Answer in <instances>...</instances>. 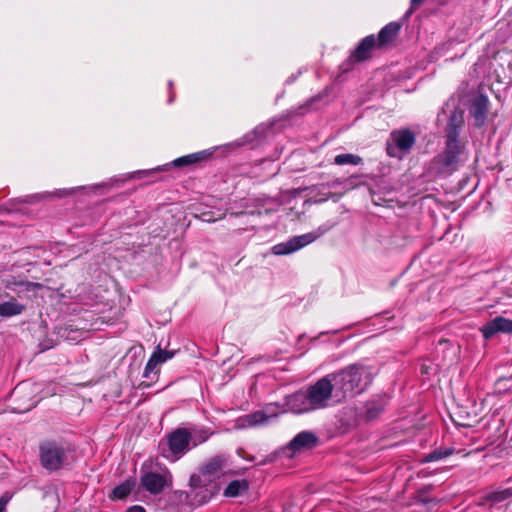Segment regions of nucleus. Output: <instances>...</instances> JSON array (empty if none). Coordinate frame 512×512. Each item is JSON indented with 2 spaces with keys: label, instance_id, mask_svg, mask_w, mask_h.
Returning a JSON list of instances; mask_svg holds the SVG:
<instances>
[{
  "label": "nucleus",
  "instance_id": "15",
  "mask_svg": "<svg viewBox=\"0 0 512 512\" xmlns=\"http://www.w3.org/2000/svg\"><path fill=\"white\" fill-rule=\"evenodd\" d=\"M186 431L188 432L192 449L205 443L214 434L211 428L203 425L186 426Z\"/></svg>",
  "mask_w": 512,
  "mask_h": 512
},
{
  "label": "nucleus",
  "instance_id": "5",
  "mask_svg": "<svg viewBox=\"0 0 512 512\" xmlns=\"http://www.w3.org/2000/svg\"><path fill=\"white\" fill-rule=\"evenodd\" d=\"M161 446L163 456L173 461L179 460L192 450L186 426H179L168 433Z\"/></svg>",
  "mask_w": 512,
  "mask_h": 512
},
{
  "label": "nucleus",
  "instance_id": "16",
  "mask_svg": "<svg viewBox=\"0 0 512 512\" xmlns=\"http://www.w3.org/2000/svg\"><path fill=\"white\" fill-rule=\"evenodd\" d=\"M250 488V481L245 478L232 479L223 490L226 498H236L245 495Z\"/></svg>",
  "mask_w": 512,
  "mask_h": 512
},
{
  "label": "nucleus",
  "instance_id": "25",
  "mask_svg": "<svg viewBox=\"0 0 512 512\" xmlns=\"http://www.w3.org/2000/svg\"><path fill=\"white\" fill-rule=\"evenodd\" d=\"M205 156H206L205 152L193 153V154H189V155L182 156V157L175 159L172 162V164L176 167L188 166L190 164L200 162L201 160H203L205 158Z\"/></svg>",
  "mask_w": 512,
  "mask_h": 512
},
{
  "label": "nucleus",
  "instance_id": "29",
  "mask_svg": "<svg viewBox=\"0 0 512 512\" xmlns=\"http://www.w3.org/2000/svg\"><path fill=\"white\" fill-rule=\"evenodd\" d=\"M153 355H158L157 362L159 364L165 363L166 361L172 359L175 355V351H168V350H162L158 348L155 352H153Z\"/></svg>",
  "mask_w": 512,
  "mask_h": 512
},
{
  "label": "nucleus",
  "instance_id": "4",
  "mask_svg": "<svg viewBox=\"0 0 512 512\" xmlns=\"http://www.w3.org/2000/svg\"><path fill=\"white\" fill-rule=\"evenodd\" d=\"M68 444L55 440H45L39 445V459L42 467L48 471H57L69 463Z\"/></svg>",
  "mask_w": 512,
  "mask_h": 512
},
{
  "label": "nucleus",
  "instance_id": "14",
  "mask_svg": "<svg viewBox=\"0 0 512 512\" xmlns=\"http://www.w3.org/2000/svg\"><path fill=\"white\" fill-rule=\"evenodd\" d=\"M287 403L292 412L296 414H303L315 410L313 404L310 403L309 395L306 390H300L292 394L288 398Z\"/></svg>",
  "mask_w": 512,
  "mask_h": 512
},
{
  "label": "nucleus",
  "instance_id": "37",
  "mask_svg": "<svg viewBox=\"0 0 512 512\" xmlns=\"http://www.w3.org/2000/svg\"><path fill=\"white\" fill-rule=\"evenodd\" d=\"M267 461H268L267 459H266V460H263V461H261L259 464H260V465H264V464H266V463H267Z\"/></svg>",
  "mask_w": 512,
  "mask_h": 512
},
{
  "label": "nucleus",
  "instance_id": "9",
  "mask_svg": "<svg viewBox=\"0 0 512 512\" xmlns=\"http://www.w3.org/2000/svg\"><path fill=\"white\" fill-rule=\"evenodd\" d=\"M140 484L150 494L158 495L172 485V476L168 471L164 474L149 471L142 474Z\"/></svg>",
  "mask_w": 512,
  "mask_h": 512
},
{
  "label": "nucleus",
  "instance_id": "27",
  "mask_svg": "<svg viewBox=\"0 0 512 512\" xmlns=\"http://www.w3.org/2000/svg\"><path fill=\"white\" fill-rule=\"evenodd\" d=\"M247 421H248L249 425H253V426L261 425L268 421V416L261 411H257L255 413L247 415Z\"/></svg>",
  "mask_w": 512,
  "mask_h": 512
},
{
  "label": "nucleus",
  "instance_id": "19",
  "mask_svg": "<svg viewBox=\"0 0 512 512\" xmlns=\"http://www.w3.org/2000/svg\"><path fill=\"white\" fill-rule=\"evenodd\" d=\"M26 306L18 302L15 298L0 302V317L10 318L22 314Z\"/></svg>",
  "mask_w": 512,
  "mask_h": 512
},
{
  "label": "nucleus",
  "instance_id": "3",
  "mask_svg": "<svg viewBox=\"0 0 512 512\" xmlns=\"http://www.w3.org/2000/svg\"><path fill=\"white\" fill-rule=\"evenodd\" d=\"M467 159L466 146L460 140L445 139L443 150L428 164V172L435 176H449L456 172Z\"/></svg>",
  "mask_w": 512,
  "mask_h": 512
},
{
  "label": "nucleus",
  "instance_id": "12",
  "mask_svg": "<svg viewBox=\"0 0 512 512\" xmlns=\"http://www.w3.org/2000/svg\"><path fill=\"white\" fill-rule=\"evenodd\" d=\"M318 442L317 436L311 431H302L298 433L286 446V451L292 453L299 452L304 449H311Z\"/></svg>",
  "mask_w": 512,
  "mask_h": 512
},
{
  "label": "nucleus",
  "instance_id": "32",
  "mask_svg": "<svg viewBox=\"0 0 512 512\" xmlns=\"http://www.w3.org/2000/svg\"><path fill=\"white\" fill-rule=\"evenodd\" d=\"M126 512H146V510L140 505H134L129 507Z\"/></svg>",
  "mask_w": 512,
  "mask_h": 512
},
{
  "label": "nucleus",
  "instance_id": "10",
  "mask_svg": "<svg viewBox=\"0 0 512 512\" xmlns=\"http://www.w3.org/2000/svg\"><path fill=\"white\" fill-rule=\"evenodd\" d=\"M489 112V99L484 94H478L472 98L469 113L473 118L474 125L478 128L485 125Z\"/></svg>",
  "mask_w": 512,
  "mask_h": 512
},
{
  "label": "nucleus",
  "instance_id": "35",
  "mask_svg": "<svg viewBox=\"0 0 512 512\" xmlns=\"http://www.w3.org/2000/svg\"><path fill=\"white\" fill-rule=\"evenodd\" d=\"M344 181L341 180V179H335V180H332L330 183H328V186L329 187H337L339 185H341Z\"/></svg>",
  "mask_w": 512,
  "mask_h": 512
},
{
  "label": "nucleus",
  "instance_id": "13",
  "mask_svg": "<svg viewBox=\"0 0 512 512\" xmlns=\"http://www.w3.org/2000/svg\"><path fill=\"white\" fill-rule=\"evenodd\" d=\"M464 125V112L454 109L450 112L445 128V139L459 140L460 130Z\"/></svg>",
  "mask_w": 512,
  "mask_h": 512
},
{
  "label": "nucleus",
  "instance_id": "30",
  "mask_svg": "<svg viewBox=\"0 0 512 512\" xmlns=\"http://www.w3.org/2000/svg\"><path fill=\"white\" fill-rule=\"evenodd\" d=\"M11 500V496L7 493L0 497V512H5L8 502Z\"/></svg>",
  "mask_w": 512,
  "mask_h": 512
},
{
  "label": "nucleus",
  "instance_id": "8",
  "mask_svg": "<svg viewBox=\"0 0 512 512\" xmlns=\"http://www.w3.org/2000/svg\"><path fill=\"white\" fill-rule=\"evenodd\" d=\"M323 232H310L290 238L286 242L276 244L272 247V253L275 255H288L294 253L319 238Z\"/></svg>",
  "mask_w": 512,
  "mask_h": 512
},
{
  "label": "nucleus",
  "instance_id": "11",
  "mask_svg": "<svg viewBox=\"0 0 512 512\" xmlns=\"http://www.w3.org/2000/svg\"><path fill=\"white\" fill-rule=\"evenodd\" d=\"M480 331L485 339L492 338L499 332L512 333V320L497 316L491 321L487 322L480 328Z\"/></svg>",
  "mask_w": 512,
  "mask_h": 512
},
{
  "label": "nucleus",
  "instance_id": "23",
  "mask_svg": "<svg viewBox=\"0 0 512 512\" xmlns=\"http://www.w3.org/2000/svg\"><path fill=\"white\" fill-rule=\"evenodd\" d=\"M455 452L456 449L453 447H438L425 455L422 462L429 463L439 461L453 455Z\"/></svg>",
  "mask_w": 512,
  "mask_h": 512
},
{
  "label": "nucleus",
  "instance_id": "36",
  "mask_svg": "<svg viewBox=\"0 0 512 512\" xmlns=\"http://www.w3.org/2000/svg\"><path fill=\"white\" fill-rule=\"evenodd\" d=\"M424 1L425 0H411V5L412 6H417V5L421 4Z\"/></svg>",
  "mask_w": 512,
  "mask_h": 512
},
{
  "label": "nucleus",
  "instance_id": "1",
  "mask_svg": "<svg viewBox=\"0 0 512 512\" xmlns=\"http://www.w3.org/2000/svg\"><path fill=\"white\" fill-rule=\"evenodd\" d=\"M238 474L229 467V456L217 454L203 462L189 479L190 497L199 505L209 502L220 491V479Z\"/></svg>",
  "mask_w": 512,
  "mask_h": 512
},
{
  "label": "nucleus",
  "instance_id": "17",
  "mask_svg": "<svg viewBox=\"0 0 512 512\" xmlns=\"http://www.w3.org/2000/svg\"><path fill=\"white\" fill-rule=\"evenodd\" d=\"M401 25L398 22H390L385 25L379 32L376 39L377 48H382L395 40L399 34Z\"/></svg>",
  "mask_w": 512,
  "mask_h": 512
},
{
  "label": "nucleus",
  "instance_id": "2",
  "mask_svg": "<svg viewBox=\"0 0 512 512\" xmlns=\"http://www.w3.org/2000/svg\"><path fill=\"white\" fill-rule=\"evenodd\" d=\"M330 374L336 387L338 402L360 394L373 380L372 368L361 363L351 364L339 372Z\"/></svg>",
  "mask_w": 512,
  "mask_h": 512
},
{
  "label": "nucleus",
  "instance_id": "26",
  "mask_svg": "<svg viewBox=\"0 0 512 512\" xmlns=\"http://www.w3.org/2000/svg\"><path fill=\"white\" fill-rule=\"evenodd\" d=\"M362 158L355 154H339L334 158L336 165H359L362 163Z\"/></svg>",
  "mask_w": 512,
  "mask_h": 512
},
{
  "label": "nucleus",
  "instance_id": "6",
  "mask_svg": "<svg viewBox=\"0 0 512 512\" xmlns=\"http://www.w3.org/2000/svg\"><path fill=\"white\" fill-rule=\"evenodd\" d=\"M335 388L331 374H327L314 384L307 386L305 390L309 395L310 403L313 404L315 410H319L328 407L331 398L336 399Z\"/></svg>",
  "mask_w": 512,
  "mask_h": 512
},
{
  "label": "nucleus",
  "instance_id": "31",
  "mask_svg": "<svg viewBox=\"0 0 512 512\" xmlns=\"http://www.w3.org/2000/svg\"><path fill=\"white\" fill-rule=\"evenodd\" d=\"M17 285L24 287V289L26 291H30L31 289H33L37 286V284L31 283V282H20Z\"/></svg>",
  "mask_w": 512,
  "mask_h": 512
},
{
  "label": "nucleus",
  "instance_id": "7",
  "mask_svg": "<svg viewBox=\"0 0 512 512\" xmlns=\"http://www.w3.org/2000/svg\"><path fill=\"white\" fill-rule=\"evenodd\" d=\"M416 135L408 128L393 130L386 144V151L390 157L399 158L400 153L409 152L415 145Z\"/></svg>",
  "mask_w": 512,
  "mask_h": 512
},
{
  "label": "nucleus",
  "instance_id": "24",
  "mask_svg": "<svg viewBox=\"0 0 512 512\" xmlns=\"http://www.w3.org/2000/svg\"><path fill=\"white\" fill-rule=\"evenodd\" d=\"M365 418L367 421L376 419L385 409V404L382 400H373L366 403Z\"/></svg>",
  "mask_w": 512,
  "mask_h": 512
},
{
  "label": "nucleus",
  "instance_id": "22",
  "mask_svg": "<svg viewBox=\"0 0 512 512\" xmlns=\"http://www.w3.org/2000/svg\"><path fill=\"white\" fill-rule=\"evenodd\" d=\"M512 498V488H505L502 490H495L486 493L482 498V503L490 502L492 505L504 502L508 499Z\"/></svg>",
  "mask_w": 512,
  "mask_h": 512
},
{
  "label": "nucleus",
  "instance_id": "18",
  "mask_svg": "<svg viewBox=\"0 0 512 512\" xmlns=\"http://www.w3.org/2000/svg\"><path fill=\"white\" fill-rule=\"evenodd\" d=\"M373 48H377V44L376 37L372 34L361 40V42L354 50L352 57L357 61H365L370 58Z\"/></svg>",
  "mask_w": 512,
  "mask_h": 512
},
{
  "label": "nucleus",
  "instance_id": "20",
  "mask_svg": "<svg viewBox=\"0 0 512 512\" xmlns=\"http://www.w3.org/2000/svg\"><path fill=\"white\" fill-rule=\"evenodd\" d=\"M136 486L134 478H128L121 484L117 485L109 494L111 500H123L130 495Z\"/></svg>",
  "mask_w": 512,
  "mask_h": 512
},
{
  "label": "nucleus",
  "instance_id": "34",
  "mask_svg": "<svg viewBox=\"0 0 512 512\" xmlns=\"http://www.w3.org/2000/svg\"><path fill=\"white\" fill-rule=\"evenodd\" d=\"M23 390V387L21 385H18L15 387V389L12 392V396L14 398H18Z\"/></svg>",
  "mask_w": 512,
  "mask_h": 512
},
{
  "label": "nucleus",
  "instance_id": "21",
  "mask_svg": "<svg viewBox=\"0 0 512 512\" xmlns=\"http://www.w3.org/2000/svg\"><path fill=\"white\" fill-rule=\"evenodd\" d=\"M433 490V485H425L422 488L418 489L415 494V503L421 504L423 506H427V509H431L430 505L436 506L439 501L430 496L431 491Z\"/></svg>",
  "mask_w": 512,
  "mask_h": 512
},
{
  "label": "nucleus",
  "instance_id": "28",
  "mask_svg": "<svg viewBox=\"0 0 512 512\" xmlns=\"http://www.w3.org/2000/svg\"><path fill=\"white\" fill-rule=\"evenodd\" d=\"M158 355H151V357L149 358L148 362L146 363V366H145V369H144V373H143V377L144 378H149L150 377V374L156 369V367L158 365H160L158 362Z\"/></svg>",
  "mask_w": 512,
  "mask_h": 512
},
{
  "label": "nucleus",
  "instance_id": "33",
  "mask_svg": "<svg viewBox=\"0 0 512 512\" xmlns=\"http://www.w3.org/2000/svg\"><path fill=\"white\" fill-rule=\"evenodd\" d=\"M34 406H35V401H32L28 405H26L24 407H17L16 409L19 412H26V411H29L30 409H32Z\"/></svg>",
  "mask_w": 512,
  "mask_h": 512
}]
</instances>
